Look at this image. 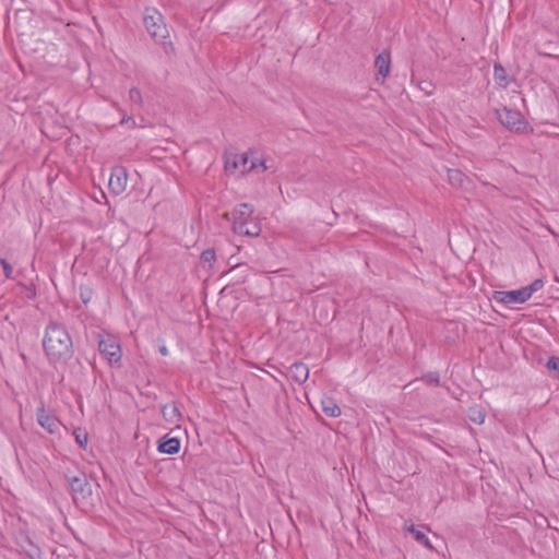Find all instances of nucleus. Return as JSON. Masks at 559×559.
I'll return each mask as SVG.
<instances>
[{
	"mask_svg": "<svg viewBox=\"0 0 559 559\" xmlns=\"http://www.w3.org/2000/svg\"><path fill=\"white\" fill-rule=\"evenodd\" d=\"M374 67L377 69L378 74L382 76V80H384L390 72V67H391L390 53L388 51L380 52L376 58Z\"/></svg>",
	"mask_w": 559,
	"mask_h": 559,
	"instance_id": "nucleus-11",
	"label": "nucleus"
},
{
	"mask_svg": "<svg viewBox=\"0 0 559 559\" xmlns=\"http://www.w3.org/2000/svg\"><path fill=\"white\" fill-rule=\"evenodd\" d=\"M120 124L121 126H130V127H134L135 126V121L132 117H129L127 115H123L121 120H120Z\"/></svg>",
	"mask_w": 559,
	"mask_h": 559,
	"instance_id": "nucleus-27",
	"label": "nucleus"
},
{
	"mask_svg": "<svg viewBox=\"0 0 559 559\" xmlns=\"http://www.w3.org/2000/svg\"><path fill=\"white\" fill-rule=\"evenodd\" d=\"M163 415L167 420H170L171 423H175L180 418V413L175 405L164 406Z\"/></svg>",
	"mask_w": 559,
	"mask_h": 559,
	"instance_id": "nucleus-20",
	"label": "nucleus"
},
{
	"mask_svg": "<svg viewBox=\"0 0 559 559\" xmlns=\"http://www.w3.org/2000/svg\"><path fill=\"white\" fill-rule=\"evenodd\" d=\"M423 380L427 384H435L437 385L439 383V374L437 372H429L426 376L423 377Z\"/></svg>",
	"mask_w": 559,
	"mask_h": 559,
	"instance_id": "nucleus-26",
	"label": "nucleus"
},
{
	"mask_svg": "<svg viewBox=\"0 0 559 559\" xmlns=\"http://www.w3.org/2000/svg\"><path fill=\"white\" fill-rule=\"evenodd\" d=\"M546 367L548 370L556 372L559 378V357L551 356L548 358Z\"/></svg>",
	"mask_w": 559,
	"mask_h": 559,
	"instance_id": "nucleus-22",
	"label": "nucleus"
},
{
	"mask_svg": "<svg viewBox=\"0 0 559 559\" xmlns=\"http://www.w3.org/2000/svg\"><path fill=\"white\" fill-rule=\"evenodd\" d=\"M80 297L81 300L86 305L91 301L93 297V290L87 286L80 287Z\"/></svg>",
	"mask_w": 559,
	"mask_h": 559,
	"instance_id": "nucleus-23",
	"label": "nucleus"
},
{
	"mask_svg": "<svg viewBox=\"0 0 559 559\" xmlns=\"http://www.w3.org/2000/svg\"><path fill=\"white\" fill-rule=\"evenodd\" d=\"M233 229L237 234L255 237L261 233L260 225L251 217L246 222L233 223Z\"/></svg>",
	"mask_w": 559,
	"mask_h": 559,
	"instance_id": "nucleus-9",
	"label": "nucleus"
},
{
	"mask_svg": "<svg viewBox=\"0 0 559 559\" xmlns=\"http://www.w3.org/2000/svg\"><path fill=\"white\" fill-rule=\"evenodd\" d=\"M99 353L111 364H119L121 360V348L118 341L112 336H106L99 341Z\"/></svg>",
	"mask_w": 559,
	"mask_h": 559,
	"instance_id": "nucleus-6",
	"label": "nucleus"
},
{
	"mask_svg": "<svg viewBox=\"0 0 559 559\" xmlns=\"http://www.w3.org/2000/svg\"><path fill=\"white\" fill-rule=\"evenodd\" d=\"M404 528L414 536L417 543L430 550L432 549V545L430 544L428 536L424 532L417 530L414 524L405 523Z\"/></svg>",
	"mask_w": 559,
	"mask_h": 559,
	"instance_id": "nucleus-14",
	"label": "nucleus"
},
{
	"mask_svg": "<svg viewBox=\"0 0 559 559\" xmlns=\"http://www.w3.org/2000/svg\"><path fill=\"white\" fill-rule=\"evenodd\" d=\"M288 372L290 378L299 384L305 383L309 378V369L307 365L304 362H294L289 367Z\"/></svg>",
	"mask_w": 559,
	"mask_h": 559,
	"instance_id": "nucleus-10",
	"label": "nucleus"
},
{
	"mask_svg": "<svg viewBox=\"0 0 559 559\" xmlns=\"http://www.w3.org/2000/svg\"><path fill=\"white\" fill-rule=\"evenodd\" d=\"M462 177H463V175L461 174V171H459V170H449V179L451 181L460 180Z\"/></svg>",
	"mask_w": 559,
	"mask_h": 559,
	"instance_id": "nucleus-28",
	"label": "nucleus"
},
{
	"mask_svg": "<svg viewBox=\"0 0 559 559\" xmlns=\"http://www.w3.org/2000/svg\"><path fill=\"white\" fill-rule=\"evenodd\" d=\"M157 449L160 453L176 454L180 450V441L177 438H170L165 441H160Z\"/></svg>",
	"mask_w": 559,
	"mask_h": 559,
	"instance_id": "nucleus-15",
	"label": "nucleus"
},
{
	"mask_svg": "<svg viewBox=\"0 0 559 559\" xmlns=\"http://www.w3.org/2000/svg\"><path fill=\"white\" fill-rule=\"evenodd\" d=\"M128 183V173L127 169L122 166H116L111 169L110 178H109V190L116 194H121Z\"/></svg>",
	"mask_w": 559,
	"mask_h": 559,
	"instance_id": "nucleus-7",
	"label": "nucleus"
},
{
	"mask_svg": "<svg viewBox=\"0 0 559 559\" xmlns=\"http://www.w3.org/2000/svg\"><path fill=\"white\" fill-rule=\"evenodd\" d=\"M493 79L496 83L501 87H507L509 85V78L507 71L500 64H495L493 67Z\"/></svg>",
	"mask_w": 559,
	"mask_h": 559,
	"instance_id": "nucleus-16",
	"label": "nucleus"
},
{
	"mask_svg": "<svg viewBox=\"0 0 559 559\" xmlns=\"http://www.w3.org/2000/svg\"><path fill=\"white\" fill-rule=\"evenodd\" d=\"M129 100L136 104V105H141L142 104V95H141V92L135 88V87H132L130 91H129Z\"/></svg>",
	"mask_w": 559,
	"mask_h": 559,
	"instance_id": "nucleus-24",
	"label": "nucleus"
},
{
	"mask_svg": "<svg viewBox=\"0 0 559 559\" xmlns=\"http://www.w3.org/2000/svg\"><path fill=\"white\" fill-rule=\"evenodd\" d=\"M43 347L51 362L67 361L73 354L72 338L67 329L58 323H50L46 328Z\"/></svg>",
	"mask_w": 559,
	"mask_h": 559,
	"instance_id": "nucleus-1",
	"label": "nucleus"
},
{
	"mask_svg": "<svg viewBox=\"0 0 559 559\" xmlns=\"http://www.w3.org/2000/svg\"><path fill=\"white\" fill-rule=\"evenodd\" d=\"M158 352L162 356H168L169 355V350L167 348V346L165 344L160 345L158 347Z\"/></svg>",
	"mask_w": 559,
	"mask_h": 559,
	"instance_id": "nucleus-29",
	"label": "nucleus"
},
{
	"mask_svg": "<svg viewBox=\"0 0 559 559\" xmlns=\"http://www.w3.org/2000/svg\"><path fill=\"white\" fill-rule=\"evenodd\" d=\"M144 25L148 34L156 40H162L168 35V29L163 22V17L156 10H146Z\"/></svg>",
	"mask_w": 559,
	"mask_h": 559,
	"instance_id": "nucleus-5",
	"label": "nucleus"
},
{
	"mask_svg": "<svg viewBox=\"0 0 559 559\" xmlns=\"http://www.w3.org/2000/svg\"><path fill=\"white\" fill-rule=\"evenodd\" d=\"M75 442L80 448L85 449L87 445L88 437L85 430L78 428L73 431Z\"/></svg>",
	"mask_w": 559,
	"mask_h": 559,
	"instance_id": "nucleus-21",
	"label": "nucleus"
},
{
	"mask_svg": "<svg viewBox=\"0 0 559 559\" xmlns=\"http://www.w3.org/2000/svg\"><path fill=\"white\" fill-rule=\"evenodd\" d=\"M496 116L500 123L512 132H525L528 128V123L518 110L503 107L501 109H496Z\"/></svg>",
	"mask_w": 559,
	"mask_h": 559,
	"instance_id": "nucleus-4",
	"label": "nucleus"
},
{
	"mask_svg": "<svg viewBox=\"0 0 559 559\" xmlns=\"http://www.w3.org/2000/svg\"><path fill=\"white\" fill-rule=\"evenodd\" d=\"M322 412L329 417H338L342 412L334 399L325 396L321 400Z\"/></svg>",
	"mask_w": 559,
	"mask_h": 559,
	"instance_id": "nucleus-13",
	"label": "nucleus"
},
{
	"mask_svg": "<svg viewBox=\"0 0 559 559\" xmlns=\"http://www.w3.org/2000/svg\"><path fill=\"white\" fill-rule=\"evenodd\" d=\"M544 285L545 283L542 278H536L530 285L520 289L493 292L492 298L497 304L511 308L514 305L526 302L533 294L540 290Z\"/></svg>",
	"mask_w": 559,
	"mask_h": 559,
	"instance_id": "nucleus-2",
	"label": "nucleus"
},
{
	"mask_svg": "<svg viewBox=\"0 0 559 559\" xmlns=\"http://www.w3.org/2000/svg\"><path fill=\"white\" fill-rule=\"evenodd\" d=\"M253 206L248 203H241L233 212V223L246 222L252 217Z\"/></svg>",
	"mask_w": 559,
	"mask_h": 559,
	"instance_id": "nucleus-12",
	"label": "nucleus"
},
{
	"mask_svg": "<svg viewBox=\"0 0 559 559\" xmlns=\"http://www.w3.org/2000/svg\"><path fill=\"white\" fill-rule=\"evenodd\" d=\"M261 168L262 171L269 169L265 159H259L249 153H230L225 157V170L228 174H246Z\"/></svg>",
	"mask_w": 559,
	"mask_h": 559,
	"instance_id": "nucleus-3",
	"label": "nucleus"
},
{
	"mask_svg": "<svg viewBox=\"0 0 559 559\" xmlns=\"http://www.w3.org/2000/svg\"><path fill=\"white\" fill-rule=\"evenodd\" d=\"M70 487H71V490H72V492L74 495H76V493L84 495L85 491L90 490L88 484H87L86 479L85 478H81V477H73L70 480Z\"/></svg>",
	"mask_w": 559,
	"mask_h": 559,
	"instance_id": "nucleus-17",
	"label": "nucleus"
},
{
	"mask_svg": "<svg viewBox=\"0 0 559 559\" xmlns=\"http://www.w3.org/2000/svg\"><path fill=\"white\" fill-rule=\"evenodd\" d=\"M36 420L50 435L58 432L61 425L60 420L53 414L47 412L44 405L36 409Z\"/></svg>",
	"mask_w": 559,
	"mask_h": 559,
	"instance_id": "nucleus-8",
	"label": "nucleus"
},
{
	"mask_svg": "<svg viewBox=\"0 0 559 559\" xmlns=\"http://www.w3.org/2000/svg\"><path fill=\"white\" fill-rule=\"evenodd\" d=\"M468 418L477 425H481L485 421L486 415L485 413L478 408V407H471L468 409Z\"/></svg>",
	"mask_w": 559,
	"mask_h": 559,
	"instance_id": "nucleus-19",
	"label": "nucleus"
},
{
	"mask_svg": "<svg viewBox=\"0 0 559 559\" xmlns=\"http://www.w3.org/2000/svg\"><path fill=\"white\" fill-rule=\"evenodd\" d=\"M0 264L2 265L5 278H8V280L13 278V267H12V265L5 259H1L0 260Z\"/></svg>",
	"mask_w": 559,
	"mask_h": 559,
	"instance_id": "nucleus-25",
	"label": "nucleus"
},
{
	"mask_svg": "<svg viewBox=\"0 0 559 559\" xmlns=\"http://www.w3.org/2000/svg\"><path fill=\"white\" fill-rule=\"evenodd\" d=\"M203 266L212 269L216 261V253L213 249H205L200 257Z\"/></svg>",
	"mask_w": 559,
	"mask_h": 559,
	"instance_id": "nucleus-18",
	"label": "nucleus"
}]
</instances>
